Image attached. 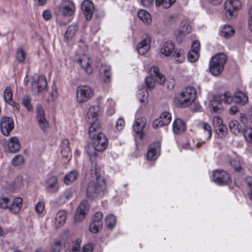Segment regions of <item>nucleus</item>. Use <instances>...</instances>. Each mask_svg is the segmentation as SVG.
<instances>
[{"instance_id": "nucleus-10", "label": "nucleus", "mask_w": 252, "mask_h": 252, "mask_svg": "<svg viewBox=\"0 0 252 252\" xmlns=\"http://www.w3.org/2000/svg\"><path fill=\"white\" fill-rule=\"evenodd\" d=\"M213 180L219 185H227L230 182L229 174L222 170H216L214 172Z\"/></svg>"}, {"instance_id": "nucleus-1", "label": "nucleus", "mask_w": 252, "mask_h": 252, "mask_svg": "<svg viewBox=\"0 0 252 252\" xmlns=\"http://www.w3.org/2000/svg\"><path fill=\"white\" fill-rule=\"evenodd\" d=\"M91 174L93 180L88 186L87 195L89 199H94L104 195L106 185L104 178L101 175L100 169L96 162H92Z\"/></svg>"}, {"instance_id": "nucleus-54", "label": "nucleus", "mask_w": 252, "mask_h": 252, "mask_svg": "<svg viewBox=\"0 0 252 252\" xmlns=\"http://www.w3.org/2000/svg\"><path fill=\"white\" fill-rule=\"evenodd\" d=\"M111 67L110 66L106 64H101L100 69L99 71L100 74H105L106 73H111Z\"/></svg>"}, {"instance_id": "nucleus-6", "label": "nucleus", "mask_w": 252, "mask_h": 252, "mask_svg": "<svg viewBox=\"0 0 252 252\" xmlns=\"http://www.w3.org/2000/svg\"><path fill=\"white\" fill-rule=\"evenodd\" d=\"M94 95L92 89L87 85L78 87L76 90V100L79 103H84L90 99Z\"/></svg>"}, {"instance_id": "nucleus-8", "label": "nucleus", "mask_w": 252, "mask_h": 252, "mask_svg": "<svg viewBox=\"0 0 252 252\" xmlns=\"http://www.w3.org/2000/svg\"><path fill=\"white\" fill-rule=\"evenodd\" d=\"M36 119L40 128L46 132L49 128V123L46 119L44 109L41 105H37L35 110Z\"/></svg>"}, {"instance_id": "nucleus-53", "label": "nucleus", "mask_w": 252, "mask_h": 252, "mask_svg": "<svg viewBox=\"0 0 252 252\" xmlns=\"http://www.w3.org/2000/svg\"><path fill=\"white\" fill-rule=\"evenodd\" d=\"M26 57V53L22 49H19L16 54V59L19 62H22L24 61Z\"/></svg>"}, {"instance_id": "nucleus-38", "label": "nucleus", "mask_w": 252, "mask_h": 252, "mask_svg": "<svg viewBox=\"0 0 252 252\" xmlns=\"http://www.w3.org/2000/svg\"><path fill=\"white\" fill-rule=\"evenodd\" d=\"M243 133L246 141L252 144V128L246 126L243 128Z\"/></svg>"}, {"instance_id": "nucleus-61", "label": "nucleus", "mask_w": 252, "mask_h": 252, "mask_svg": "<svg viewBox=\"0 0 252 252\" xmlns=\"http://www.w3.org/2000/svg\"><path fill=\"white\" fill-rule=\"evenodd\" d=\"M32 75L30 74V71L27 74L24 80V85L28 87H30V85L32 84Z\"/></svg>"}, {"instance_id": "nucleus-44", "label": "nucleus", "mask_w": 252, "mask_h": 252, "mask_svg": "<svg viewBox=\"0 0 252 252\" xmlns=\"http://www.w3.org/2000/svg\"><path fill=\"white\" fill-rule=\"evenodd\" d=\"M231 166L234 168L236 171H241L243 168L242 166V163L239 159L237 158H233L231 159L230 161Z\"/></svg>"}, {"instance_id": "nucleus-35", "label": "nucleus", "mask_w": 252, "mask_h": 252, "mask_svg": "<svg viewBox=\"0 0 252 252\" xmlns=\"http://www.w3.org/2000/svg\"><path fill=\"white\" fill-rule=\"evenodd\" d=\"M235 33L234 29L230 25H224L221 31V34L226 38H229Z\"/></svg>"}, {"instance_id": "nucleus-31", "label": "nucleus", "mask_w": 252, "mask_h": 252, "mask_svg": "<svg viewBox=\"0 0 252 252\" xmlns=\"http://www.w3.org/2000/svg\"><path fill=\"white\" fill-rule=\"evenodd\" d=\"M248 96L242 92L238 91L234 94V102L236 104L244 105L248 102Z\"/></svg>"}, {"instance_id": "nucleus-2", "label": "nucleus", "mask_w": 252, "mask_h": 252, "mask_svg": "<svg viewBox=\"0 0 252 252\" xmlns=\"http://www.w3.org/2000/svg\"><path fill=\"white\" fill-rule=\"evenodd\" d=\"M94 140L93 145H88L87 152L90 157L91 165L92 162H96L94 158L96 156V151H102L107 147V139L102 133H98Z\"/></svg>"}, {"instance_id": "nucleus-11", "label": "nucleus", "mask_w": 252, "mask_h": 252, "mask_svg": "<svg viewBox=\"0 0 252 252\" xmlns=\"http://www.w3.org/2000/svg\"><path fill=\"white\" fill-rule=\"evenodd\" d=\"M60 13L64 16H71L75 11L74 2L70 0H63L59 8Z\"/></svg>"}, {"instance_id": "nucleus-60", "label": "nucleus", "mask_w": 252, "mask_h": 252, "mask_svg": "<svg viewBox=\"0 0 252 252\" xmlns=\"http://www.w3.org/2000/svg\"><path fill=\"white\" fill-rule=\"evenodd\" d=\"M103 217V214L100 212H96L92 218V221L95 222L102 221V219Z\"/></svg>"}, {"instance_id": "nucleus-58", "label": "nucleus", "mask_w": 252, "mask_h": 252, "mask_svg": "<svg viewBox=\"0 0 252 252\" xmlns=\"http://www.w3.org/2000/svg\"><path fill=\"white\" fill-rule=\"evenodd\" d=\"M125 126V122L123 118H120L117 121L116 128L117 130L120 131Z\"/></svg>"}, {"instance_id": "nucleus-16", "label": "nucleus", "mask_w": 252, "mask_h": 252, "mask_svg": "<svg viewBox=\"0 0 252 252\" xmlns=\"http://www.w3.org/2000/svg\"><path fill=\"white\" fill-rule=\"evenodd\" d=\"M171 121V115L170 113L165 111L162 112L160 117L155 120L153 123V126L157 128L160 126L168 125Z\"/></svg>"}, {"instance_id": "nucleus-13", "label": "nucleus", "mask_w": 252, "mask_h": 252, "mask_svg": "<svg viewBox=\"0 0 252 252\" xmlns=\"http://www.w3.org/2000/svg\"><path fill=\"white\" fill-rule=\"evenodd\" d=\"M89 210L88 203L86 200L82 201L79 205L75 214L74 219L76 222H80L85 218Z\"/></svg>"}, {"instance_id": "nucleus-20", "label": "nucleus", "mask_w": 252, "mask_h": 252, "mask_svg": "<svg viewBox=\"0 0 252 252\" xmlns=\"http://www.w3.org/2000/svg\"><path fill=\"white\" fill-rule=\"evenodd\" d=\"M146 124V119L144 117L137 118L133 125L134 131L139 135L140 138L143 137V131Z\"/></svg>"}, {"instance_id": "nucleus-56", "label": "nucleus", "mask_w": 252, "mask_h": 252, "mask_svg": "<svg viewBox=\"0 0 252 252\" xmlns=\"http://www.w3.org/2000/svg\"><path fill=\"white\" fill-rule=\"evenodd\" d=\"M44 209L45 205L44 203L42 202H39L37 203L35 207V211L38 214L42 213Z\"/></svg>"}, {"instance_id": "nucleus-33", "label": "nucleus", "mask_w": 252, "mask_h": 252, "mask_svg": "<svg viewBox=\"0 0 252 252\" xmlns=\"http://www.w3.org/2000/svg\"><path fill=\"white\" fill-rule=\"evenodd\" d=\"M78 172L73 170L67 173L64 177V182L66 185H70L75 181L78 177Z\"/></svg>"}, {"instance_id": "nucleus-21", "label": "nucleus", "mask_w": 252, "mask_h": 252, "mask_svg": "<svg viewBox=\"0 0 252 252\" xmlns=\"http://www.w3.org/2000/svg\"><path fill=\"white\" fill-rule=\"evenodd\" d=\"M81 8L86 20H91L94 12L93 3L89 0H85L82 3Z\"/></svg>"}, {"instance_id": "nucleus-40", "label": "nucleus", "mask_w": 252, "mask_h": 252, "mask_svg": "<svg viewBox=\"0 0 252 252\" xmlns=\"http://www.w3.org/2000/svg\"><path fill=\"white\" fill-rule=\"evenodd\" d=\"M220 100L226 104H229L233 101H234V96L229 92H225L219 96Z\"/></svg>"}, {"instance_id": "nucleus-55", "label": "nucleus", "mask_w": 252, "mask_h": 252, "mask_svg": "<svg viewBox=\"0 0 252 252\" xmlns=\"http://www.w3.org/2000/svg\"><path fill=\"white\" fill-rule=\"evenodd\" d=\"M213 124L216 128L223 125H222V119L218 116H215L213 118Z\"/></svg>"}, {"instance_id": "nucleus-39", "label": "nucleus", "mask_w": 252, "mask_h": 252, "mask_svg": "<svg viewBox=\"0 0 252 252\" xmlns=\"http://www.w3.org/2000/svg\"><path fill=\"white\" fill-rule=\"evenodd\" d=\"M116 223V218L112 214L108 215L105 218L106 226L109 228H113Z\"/></svg>"}, {"instance_id": "nucleus-63", "label": "nucleus", "mask_w": 252, "mask_h": 252, "mask_svg": "<svg viewBox=\"0 0 252 252\" xmlns=\"http://www.w3.org/2000/svg\"><path fill=\"white\" fill-rule=\"evenodd\" d=\"M62 154L63 157L66 158H68L71 155L70 148L63 149L62 150Z\"/></svg>"}, {"instance_id": "nucleus-52", "label": "nucleus", "mask_w": 252, "mask_h": 252, "mask_svg": "<svg viewBox=\"0 0 252 252\" xmlns=\"http://www.w3.org/2000/svg\"><path fill=\"white\" fill-rule=\"evenodd\" d=\"M94 248V245L92 243L87 244L84 246L81 252H92ZM70 252H79L78 251L71 249Z\"/></svg>"}, {"instance_id": "nucleus-37", "label": "nucleus", "mask_w": 252, "mask_h": 252, "mask_svg": "<svg viewBox=\"0 0 252 252\" xmlns=\"http://www.w3.org/2000/svg\"><path fill=\"white\" fill-rule=\"evenodd\" d=\"M176 1V0H156L157 6H162L164 8H169Z\"/></svg>"}, {"instance_id": "nucleus-19", "label": "nucleus", "mask_w": 252, "mask_h": 252, "mask_svg": "<svg viewBox=\"0 0 252 252\" xmlns=\"http://www.w3.org/2000/svg\"><path fill=\"white\" fill-rule=\"evenodd\" d=\"M78 61L80 66L87 74H90L93 72V68L91 66L92 62L88 56L86 55H81L78 59Z\"/></svg>"}, {"instance_id": "nucleus-25", "label": "nucleus", "mask_w": 252, "mask_h": 252, "mask_svg": "<svg viewBox=\"0 0 252 252\" xmlns=\"http://www.w3.org/2000/svg\"><path fill=\"white\" fill-rule=\"evenodd\" d=\"M89 123L91 124L89 129V134L90 137L94 138L97 136L98 133H100L99 131L100 128V123L98 119H95L94 121H89Z\"/></svg>"}, {"instance_id": "nucleus-62", "label": "nucleus", "mask_w": 252, "mask_h": 252, "mask_svg": "<svg viewBox=\"0 0 252 252\" xmlns=\"http://www.w3.org/2000/svg\"><path fill=\"white\" fill-rule=\"evenodd\" d=\"M111 73H106V74H100L103 82L105 83H108L111 81Z\"/></svg>"}, {"instance_id": "nucleus-18", "label": "nucleus", "mask_w": 252, "mask_h": 252, "mask_svg": "<svg viewBox=\"0 0 252 252\" xmlns=\"http://www.w3.org/2000/svg\"><path fill=\"white\" fill-rule=\"evenodd\" d=\"M190 28L187 22H182L179 30L175 32L177 42L178 43L182 42L186 35L190 32Z\"/></svg>"}, {"instance_id": "nucleus-43", "label": "nucleus", "mask_w": 252, "mask_h": 252, "mask_svg": "<svg viewBox=\"0 0 252 252\" xmlns=\"http://www.w3.org/2000/svg\"><path fill=\"white\" fill-rule=\"evenodd\" d=\"M148 93L146 90H140L138 94V98L140 102L143 104H146L148 101Z\"/></svg>"}, {"instance_id": "nucleus-9", "label": "nucleus", "mask_w": 252, "mask_h": 252, "mask_svg": "<svg viewBox=\"0 0 252 252\" xmlns=\"http://www.w3.org/2000/svg\"><path fill=\"white\" fill-rule=\"evenodd\" d=\"M47 82L44 75H40L37 79L32 82V94L37 95L46 92Z\"/></svg>"}, {"instance_id": "nucleus-45", "label": "nucleus", "mask_w": 252, "mask_h": 252, "mask_svg": "<svg viewBox=\"0 0 252 252\" xmlns=\"http://www.w3.org/2000/svg\"><path fill=\"white\" fill-rule=\"evenodd\" d=\"M174 56L178 58L176 60L177 63H182L185 60V53L184 50L181 49H177L175 51Z\"/></svg>"}, {"instance_id": "nucleus-32", "label": "nucleus", "mask_w": 252, "mask_h": 252, "mask_svg": "<svg viewBox=\"0 0 252 252\" xmlns=\"http://www.w3.org/2000/svg\"><path fill=\"white\" fill-rule=\"evenodd\" d=\"M100 113V107L98 105L92 106L89 109L87 117L89 120L92 118L91 121H94L97 119Z\"/></svg>"}, {"instance_id": "nucleus-36", "label": "nucleus", "mask_w": 252, "mask_h": 252, "mask_svg": "<svg viewBox=\"0 0 252 252\" xmlns=\"http://www.w3.org/2000/svg\"><path fill=\"white\" fill-rule=\"evenodd\" d=\"M139 18L144 23L149 24L152 21L151 16L149 13L145 10H140L138 12Z\"/></svg>"}, {"instance_id": "nucleus-64", "label": "nucleus", "mask_w": 252, "mask_h": 252, "mask_svg": "<svg viewBox=\"0 0 252 252\" xmlns=\"http://www.w3.org/2000/svg\"><path fill=\"white\" fill-rule=\"evenodd\" d=\"M249 28L250 30L252 32V7L249 9Z\"/></svg>"}, {"instance_id": "nucleus-3", "label": "nucleus", "mask_w": 252, "mask_h": 252, "mask_svg": "<svg viewBox=\"0 0 252 252\" xmlns=\"http://www.w3.org/2000/svg\"><path fill=\"white\" fill-rule=\"evenodd\" d=\"M196 94L195 88L192 87H187L177 96L175 99V102L179 107H187L194 101Z\"/></svg>"}, {"instance_id": "nucleus-17", "label": "nucleus", "mask_w": 252, "mask_h": 252, "mask_svg": "<svg viewBox=\"0 0 252 252\" xmlns=\"http://www.w3.org/2000/svg\"><path fill=\"white\" fill-rule=\"evenodd\" d=\"M160 144L159 142H156L151 144L147 151V157L149 160H156L160 154Z\"/></svg>"}, {"instance_id": "nucleus-4", "label": "nucleus", "mask_w": 252, "mask_h": 252, "mask_svg": "<svg viewBox=\"0 0 252 252\" xmlns=\"http://www.w3.org/2000/svg\"><path fill=\"white\" fill-rule=\"evenodd\" d=\"M227 61V57L223 53H218L213 56L209 63V69L214 76L220 75L224 69V65Z\"/></svg>"}, {"instance_id": "nucleus-7", "label": "nucleus", "mask_w": 252, "mask_h": 252, "mask_svg": "<svg viewBox=\"0 0 252 252\" xmlns=\"http://www.w3.org/2000/svg\"><path fill=\"white\" fill-rule=\"evenodd\" d=\"M241 6V2L239 0H226L224 4L226 16L229 19L233 18L236 16V12Z\"/></svg>"}, {"instance_id": "nucleus-29", "label": "nucleus", "mask_w": 252, "mask_h": 252, "mask_svg": "<svg viewBox=\"0 0 252 252\" xmlns=\"http://www.w3.org/2000/svg\"><path fill=\"white\" fill-rule=\"evenodd\" d=\"M67 213L64 210L59 211L55 218V224L56 227H60L65 223Z\"/></svg>"}, {"instance_id": "nucleus-27", "label": "nucleus", "mask_w": 252, "mask_h": 252, "mask_svg": "<svg viewBox=\"0 0 252 252\" xmlns=\"http://www.w3.org/2000/svg\"><path fill=\"white\" fill-rule=\"evenodd\" d=\"M22 199L20 197L14 198L10 201L9 205V211L14 214H17L21 210L22 207Z\"/></svg>"}, {"instance_id": "nucleus-12", "label": "nucleus", "mask_w": 252, "mask_h": 252, "mask_svg": "<svg viewBox=\"0 0 252 252\" xmlns=\"http://www.w3.org/2000/svg\"><path fill=\"white\" fill-rule=\"evenodd\" d=\"M14 128V122L11 118L2 117L0 119V129L5 136H8Z\"/></svg>"}, {"instance_id": "nucleus-46", "label": "nucleus", "mask_w": 252, "mask_h": 252, "mask_svg": "<svg viewBox=\"0 0 252 252\" xmlns=\"http://www.w3.org/2000/svg\"><path fill=\"white\" fill-rule=\"evenodd\" d=\"M217 135L220 137L223 138L226 136L228 133L227 128L226 126L223 125L216 128Z\"/></svg>"}, {"instance_id": "nucleus-24", "label": "nucleus", "mask_w": 252, "mask_h": 252, "mask_svg": "<svg viewBox=\"0 0 252 252\" xmlns=\"http://www.w3.org/2000/svg\"><path fill=\"white\" fill-rule=\"evenodd\" d=\"M13 94L10 87H6L3 91V98L6 103L18 109L19 105L12 100Z\"/></svg>"}, {"instance_id": "nucleus-57", "label": "nucleus", "mask_w": 252, "mask_h": 252, "mask_svg": "<svg viewBox=\"0 0 252 252\" xmlns=\"http://www.w3.org/2000/svg\"><path fill=\"white\" fill-rule=\"evenodd\" d=\"M62 247V242L61 241L55 242L52 246V250L53 252H59Z\"/></svg>"}, {"instance_id": "nucleus-42", "label": "nucleus", "mask_w": 252, "mask_h": 252, "mask_svg": "<svg viewBox=\"0 0 252 252\" xmlns=\"http://www.w3.org/2000/svg\"><path fill=\"white\" fill-rule=\"evenodd\" d=\"M102 224V221L95 222L92 221L90 225V230L92 233H97L101 229Z\"/></svg>"}, {"instance_id": "nucleus-48", "label": "nucleus", "mask_w": 252, "mask_h": 252, "mask_svg": "<svg viewBox=\"0 0 252 252\" xmlns=\"http://www.w3.org/2000/svg\"><path fill=\"white\" fill-rule=\"evenodd\" d=\"M31 97L29 95H25L23 96L22 100V104L23 106L26 107L29 111L32 109V106L31 104Z\"/></svg>"}, {"instance_id": "nucleus-5", "label": "nucleus", "mask_w": 252, "mask_h": 252, "mask_svg": "<svg viewBox=\"0 0 252 252\" xmlns=\"http://www.w3.org/2000/svg\"><path fill=\"white\" fill-rule=\"evenodd\" d=\"M150 75L145 79V82L147 88L152 89L155 86L156 81L160 84H163L165 81V77L164 75L159 72V69L158 67L154 66L151 68Z\"/></svg>"}, {"instance_id": "nucleus-30", "label": "nucleus", "mask_w": 252, "mask_h": 252, "mask_svg": "<svg viewBox=\"0 0 252 252\" xmlns=\"http://www.w3.org/2000/svg\"><path fill=\"white\" fill-rule=\"evenodd\" d=\"M175 50V45L173 42L167 41L164 43L161 49V53L165 56H170Z\"/></svg>"}, {"instance_id": "nucleus-50", "label": "nucleus", "mask_w": 252, "mask_h": 252, "mask_svg": "<svg viewBox=\"0 0 252 252\" xmlns=\"http://www.w3.org/2000/svg\"><path fill=\"white\" fill-rule=\"evenodd\" d=\"M50 99L51 100H54L58 98V88L55 83H53L52 86V90L50 93Z\"/></svg>"}, {"instance_id": "nucleus-34", "label": "nucleus", "mask_w": 252, "mask_h": 252, "mask_svg": "<svg viewBox=\"0 0 252 252\" xmlns=\"http://www.w3.org/2000/svg\"><path fill=\"white\" fill-rule=\"evenodd\" d=\"M229 128L230 131L236 135L239 134L241 130V126L239 122L236 120H232L230 122Z\"/></svg>"}, {"instance_id": "nucleus-26", "label": "nucleus", "mask_w": 252, "mask_h": 252, "mask_svg": "<svg viewBox=\"0 0 252 252\" xmlns=\"http://www.w3.org/2000/svg\"><path fill=\"white\" fill-rule=\"evenodd\" d=\"M198 127L203 132L204 138L206 140L211 138L212 135V130L211 126L205 122H201L198 125Z\"/></svg>"}, {"instance_id": "nucleus-51", "label": "nucleus", "mask_w": 252, "mask_h": 252, "mask_svg": "<svg viewBox=\"0 0 252 252\" xmlns=\"http://www.w3.org/2000/svg\"><path fill=\"white\" fill-rule=\"evenodd\" d=\"M10 200L7 197H2L0 199V207L2 209H8L9 210Z\"/></svg>"}, {"instance_id": "nucleus-59", "label": "nucleus", "mask_w": 252, "mask_h": 252, "mask_svg": "<svg viewBox=\"0 0 252 252\" xmlns=\"http://www.w3.org/2000/svg\"><path fill=\"white\" fill-rule=\"evenodd\" d=\"M176 20V17L174 15H170L166 16L164 20V23L166 25L172 24Z\"/></svg>"}, {"instance_id": "nucleus-28", "label": "nucleus", "mask_w": 252, "mask_h": 252, "mask_svg": "<svg viewBox=\"0 0 252 252\" xmlns=\"http://www.w3.org/2000/svg\"><path fill=\"white\" fill-rule=\"evenodd\" d=\"M173 130L176 134L184 132L186 128L185 123L180 119H176L173 123Z\"/></svg>"}, {"instance_id": "nucleus-47", "label": "nucleus", "mask_w": 252, "mask_h": 252, "mask_svg": "<svg viewBox=\"0 0 252 252\" xmlns=\"http://www.w3.org/2000/svg\"><path fill=\"white\" fill-rule=\"evenodd\" d=\"M24 161V158L21 155H17L12 158L11 163L13 166H17L23 164Z\"/></svg>"}, {"instance_id": "nucleus-22", "label": "nucleus", "mask_w": 252, "mask_h": 252, "mask_svg": "<svg viewBox=\"0 0 252 252\" xmlns=\"http://www.w3.org/2000/svg\"><path fill=\"white\" fill-rule=\"evenodd\" d=\"M150 43L151 38L149 36H146L138 44L137 47L138 53L141 55L147 53L150 49Z\"/></svg>"}, {"instance_id": "nucleus-14", "label": "nucleus", "mask_w": 252, "mask_h": 252, "mask_svg": "<svg viewBox=\"0 0 252 252\" xmlns=\"http://www.w3.org/2000/svg\"><path fill=\"white\" fill-rule=\"evenodd\" d=\"M45 187L48 192L52 193L57 192L60 188L57 177L55 176L48 177L45 182Z\"/></svg>"}, {"instance_id": "nucleus-49", "label": "nucleus", "mask_w": 252, "mask_h": 252, "mask_svg": "<svg viewBox=\"0 0 252 252\" xmlns=\"http://www.w3.org/2000/svg\"><path fill=\"white\" fill-rule=\"evenodd\" d=\"M220 100L219 97L215 96L211 101L210 105L213 111L216 112L218 110V105L220 103Z\"/></svg>"}, {"instance_id": "nucleus-15", "label": "nucleus", "mask_w": 252, "mask_h": 252, "mask_svg": "<svg viewBox=\"0 0 252 252\" xmlns=\"http://www.w3.org/2000/svg\"><path fill=\"white\" fill-rule=\"evenodd\" d=\"M200 45L197 40H194L191 44V50L188 54V59L191 63L196 62L199 57Z\"/></svg>"}, {"instance_id": "nucleus-23", "label": "nucleus", "mask_w": 252, "mask_h": 252, "mask_svg": "<svg viewBox=\"0 0 252 252\" xmlns=\"http://www.w3.org/2000/svg\"><path fill=\"white\" fill-rule=\"evenodd\" d=\"M7 146L10 153H16L20 150L21 147L19 140L15 136L11 137L8 139Z\"/></svg>"}, {"instance_id": "nucleus-41", "label": "nucleus", "mask_w": 252, "mask_h": 252, "mask_svg": "<svg viewBox=\"0 0 252 252\" xmlns=\"http://www.w3.org/2000/svg\"><path fill=\"white\" fill-rule=\"evenodd\" d=\"M77 28L75 25L69 26L65 33L64 38L66 40L70 39L74 35Z\"/></svg>"}]
</instances>
